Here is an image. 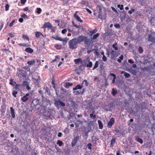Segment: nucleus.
<instances>
[{"label": "nucleus", "mask_w": 155, "mask_h": 155, "mask_svg": "<svg viewBox=\"0 0 155 155\" xmlns=\"http://www.w3.org/2000/svg\"><path fill=\"white\" fill-rule=\"evenodd\" d=\"M37 10L36 11V12L39 14H40L41 13L42 11L41 9L39 8H37Z\"/></svg>", "instance_id": "f704fd0d"}, {"label": "nucleus", "mask_w": 155, "mask_h": 155, "mask_svg": "<svg viewBox=\"0 0 155 155\" xmlns=\"http://www.w3.org/2000/svg\"><path fill=\"white\" fill-rule=\"evenodd\" d=\"M18 92L16 91H13L12 93V95L15 97H16V94H17Z\"/></svg>", "instance_id": "4c0bfd02"}, {"label": "nucleus", "mask_w": 155, "mask_h": 155, "mask_svg": "<svg viewBox=\"0 0 155 155\" xmlns=\"http://www.w3.org/2000/svg\"><path fill=\"white\" fill-rule=\"evenodd\" d=\"M98 123L99 125V129H102L103 128V125L101 121L100 120H98Z\"/></svg>", "instance_id": "dca6fc26"}, {"label": "nucleus", "mask_w": 155, "mask_h": 155, "mask_svg": "<svg viewBox=\"0 0 155 155\" xmlns=\"http://www.w3.org/2000/svg\"><path fill=\"white\" fill-rule=\"evenodd\" d=\"M57 143V144H58L59 146H61L63 144V143L62 141L60 140H58Z\"/></svg>", "instance_id": "c756f323"}, {"label": "nucleus", "mask_w": 155, "mask_h": 155, "mask_svg": "<svg viewBox=\"0 0 155 155\" xmlns=\"http://www.w3.org/2000/svg\"><path fill=\"white\" fill-rule=\"evenodd\" d=\"M78 12V11H76L75 12L74 15V17L78 21L82 23L83 22V21L78 16V15H77V13Z\"/></svg>", "instance_id": "0eeeda50"}, {"label": "nucleus", "mask_w": 155, "mask_h": 155, "mask_svg": "<svg viewBox=\"0 0 155 155\" xmlns=\"http://www.w3.org/2000/svg\"><path fill=\"white\" fill-rule=\"evenodd\" d=\"M26 0H21V2L22 4H24L26 2Z\"/></svg>", "instance_id": "e2e57ef3"}, {"label": "nucleus", "mask_w": 155, "mask_h": 155, "mask_svg": "<svg viewBox=\"0 0 155 155\" xmlns=\"http://www.w3.org/2000/svg\"><path fill=\"white\" fill-rule=\"evenodd\" d=\"M86 10L89 14H91L92 13L91 11L89 9L87 8H86Z\"/></svg>", "instance_id": "bf43d9fd"}, {"label": "nucleus", "mask_w": 155, "mask_h": 155, "mask_svg": "<svg viewBox=\"0 0 155 155\" xmlns=\"http://www.w3.org/2000/svg\"><path fill=\"white\" fill-rule=\"evenodd\" d=\"M9 5L8 4H7L5 6V10L6 11H7L9 10Z\"/></svg>", "instance_id": "37998d69"}, {"label": "nucleus", "mask_w": 155, "mask_h": 155, "mask_svg": "<svg viewBox=\"0 0 155 155\" xmlns=\"http://www.w3.org/2000/svg\"><path fill=\"white\" fill-rule=\"evenodd\" d=\"M36 63V61L35 60H33L31 61H28L27 62L29 66H31V65H34Z\"/></svg>", "instance_id": "4468645a"}, {"label": "nucleus", "mask_w": 155, "mask_h": 155, "mask_svg": "<svg viewBox=\"0 0 155 155\" xmlns=\"http://www.w3.org/2000/svg\"><path fill=\"white\" fill-rule=\"evenodd\" d=\"M55 47L57 49H59L61 48V46L60 45H56L55 46Z\"/></svg>", "instance_id": "3c124183"}, {"label": "nucleus", "mask_w": 155, "mask_h": 155, "mask_svg": "<svg viewBox=\"0 0 155 155\" xmlns=\"http://www.w3.org/2000/svg\"><path fill=\"white\" fill-rule=\"evenodd\" d=\"M128 62L129 63L131 64H133L134 63V61H133L131 60V59H129L128 60Z\"/></svg>", "instance_id": "052dcab7"}, {"label": "nucleus", "mask_w": 155, "mask_h": 155, "mask_svg": "<svg viewBox=\"0 0 155 155\" xmlns=\"http://www.w3.org/2000/svg\"><path fill=\"white\" fill-rule=\"evenodd\" d=\"M99 36V34L97 33L95 34L92 38V39L94 40L96 39Z\"/></svg>", "instance_id": "bb28decb"}, {"label": "nucleus", "mask_w": 155, "mask_h": 155, "mask_svg": "<svg viewBox=\"0 0 155 155\" xmlns=\"http://www.w3.org/2000/svg\"><path fill=\"white\" fill-rule=\"evenodd\" d=\"M93 114H90V117L93 119H94L96 117V115L94 114L95 111H93Z\"/></svg>", "instance_id": "a211bd4d"}, {"label": "nucleus", "mask_w": 155, "mask_h": 155, "mask_svg": "<svg viewBox=\"0 0 155 155\" xmlns=\"http://www.w3.org/2000/svg\"><path fill=\"white\" fill-rule=\"evenodd\" d=\"M43 27L45 28H51L52 27V26L50 23L45 22L44 25Z\"/></svg>", "instance_id": "1a4fd4ad"}, {"label": "nucleus", "mask_w": 155, "mask_h": 155, "mask_svg": "<svg viewBox=\"0 0 155 155\" xmlns=\"http://www.w3.org/2000/svg\"><path fill=\"white\" fill-rule=\"evenodd\" d=\"M102 59L104 61H106L107 60V58L105 55L103 56Z\"/></svg>", "instance_id": "8fccbe9b"}, {"label": "nucleus", "mask_w": 155, "mask_h": 155, "mask_svg": "<svg viewBox=\"0 0 155 155\" xmlns=\"http://www.w3.org/2000/svg\"><path fill=\"white\" fill-rule=\"evenodd\" d=\"M116 155H122L120 154V151H118L117 152Z\"/></svg>", "instance_id": "774afa93"}, {"label": "nucleus", "mask_w": 155, "mask_h": 155, "mask_svg": "<svg viewBox=\"0 0 155 155\" xmlns=\"http://www.w3.org/2000/svg\"><path fill=\"white\" fill-rule=\"evenodd\" d=\"M77 44H78L74 38L69 41V48L72 50L76 49L77 47Z\"/></svg>", "instance_id": "f257e3e1"}, {"label": "nucleus", "mask_w": 155, "mask_h": 155, "mask_svg": "<svg viewBox=\"0 0 155 155\" xmlns=\"http://www.w3.org/2000/svg\"><path fill=\"white\" fill-rule=\"evenodd\" d=\"M19 21L20 22L22 23L23 22L24 20L22 18H20L18 19Z\"/></svg>", "instance_id": "864d4df0"}, {"label": "nucleus", "mask_w": 155, "mask_h": 155, "mask_svg": "<svg viewBox=\"0 0 155 155\" xmlns=\"http://www.w3.org/2000/svg\"><path fill=\"white\" fill-rule=\"evenodd\" d=\"M117 93V91L115 90L114 88L112 89V93L114 96H115Z\"/></svg>", "instance_id": "a878e982"}, {"label": "nucleus", "mask_w": 155, "mask_h": 155, "mask_svg": "<svg viewBox=\"0 0 155 155\" xmlns=\"http://www.w3.org/2000/svg\"><path fill=\"white\" fill-rule=\"evenodd\" d=\"M25 51L28 53L31 54L33 53L34 51L32 49L29 47L26 48L25 49Z\"/></svg>", "instance_id": "9b49d317"}, {"label": "nucleus", "mask_w": 155, "mask_h": 155, "mask_svg": "<svg viewBox=\"0 0 155 155\" xmlns=\"http://www.w3.org/2000/svg\"><path fill=\"white\" fill-rule=\"evenodd\" d=\"M111 59H113L114 57H116L117 56V55L116 53V52L114 50H112L111 52Z\"/></svg>", "instance_id": "ddd939ff"}, {"label": "nucleus", "mask_w": 155, "mask_h": 155, "mask_svg": "<svg viewBox=\"0 0 155 155\" xmlns=\"http://www.w3.org/2000/svg\"><path fill=\"white\" fill-rule=\"evenodd\" d=\"M20 46H22L23 47H28L30 46V45L28 44H25V43H20L19 44Z\"/></svg>", "instance_id": "393cba45"}, {"label": "nucleus", "mask_w": 155, "mask_h": 155, "mask_svg": "<svg viewBox=\"0 0 155 155\" xmlns=\"http://www.w3.org/2000/svg\"><path fill=\"white\" fill-rule=\"evenodd\" d=\"M74 93L75 94L77 95V94H80V92L78 91H75L74 92Z\"/></svg>", "instance_id": "13d9d810"}, {"label": "nucleus", "mask_w": 155, "mask_h": 155, "mask_svg": "<svg viewBox=\"0 0 155 155\" xmlns=\"http://www.w3.org/2000/svg\"><path fill=\"white\" fill-rule=\"evenodd\" d=\"M79 136H77L76 137H74V138L73 139L71 143L73 147H74L76 145L78 140L79 139Z\"/></svg>", "instance_id": "39448f33"}, {"label": "nucleus", "mask_w": 155, "mask_h": 155, "mask_svg": "<svg viewBox=\"0 0 155 155\" xmlns=\"http://www.w3.org/2000/svg\"><path fill=\"white\" fill-rule=\"evenodd\" d=\"M114 26L116 28H120V25L118 24H115Z\"/></svg>", "instance_id": "09e8293b"}, {"label": "nucleus", "mask_w": 155, "mask_h": 155, "mask_svg": "<svg viewBox=\"0 0 155 155\" xmlns=\"http://www.w3.org/2000/svg\"><path fill=\"white\" fill-rule=\"evenodd\" d=\"M81 59L79 58L74 60L75 63L76 64H79L80 62L81 61Z\"/></svg>", "instance_id": "6ab92c4d"}, {"label": "nucleus", "mask_w": 155, "mask_h": 155, "mask_svg": "<svg viewBox=\"0 0 155 155\" xmlns=\"http://www.w3.org/2000/svg\"><path fill=\"white\" fill-rule=\"evenodd\" d=\"M20 86H21L20 85L16 84V85L15 87V89L17 90H19L20 89Z\"/></svg>", "instance_id": "58836bf2"}, {"label": "nucleus", "mask_w": 155, "mask_h": 155, "mask_svg": "<svg viewBox=\"0 0 155 155\" xmlns=\"http://www.w3.org/2000/svg\"><path fill=\"white\" fill-rule=\"evenodd\" d=\"M82 85H83L84 86H87L88 85V83L86 80H84L83 82Z\"/></svg>", "instance_id": "4be33fe9"}, {"label": "nucleus", "mask_w": 155, "mask_h": 155, "mask_svg": "<svg viewBox=\"0 0 155 155\" xmlns=\"http://www.w3.org/2000/svg\"><path fill=\"white\" fill-rule=\"evenodd\" d=\"M23 10L25 11H28L29 12V10H28V7H26L24 8Z\"/></svg>", "instance_id": "4d7b16f0"}, {"label": "nucleus", "mask_w": 155, "mask_h": 155, "mask_svg": "<svg viewBox=\"0 0 155 155\" xmlns=\"http://www.w3.org/2000/svg\"><path fill=\"white\" fill-rule=\"evenodd\" d=\"M92 66V63L91 61H89L88 64L86 65L87 67L91 68Z\"/></svg>", "instance_id": "7c9ffc66"}, {"label": "nucleus", "mask_w": 155, "mask_h": 155, "mask_svg": "<svg viewBox=\"0 0 155 155\" xmlns=\"http://www.w3.org/2000/svg\"><path fill=\"white\" fill-rule=\"evenodd\" d=\"M112 46H113V48H114L115 50H118V48L116 46H115V45L113 44L112 45Z\"/></svg>", "instance_id": "6e6d98bb"}, {"label": "nucleus", "mask_w": 155, "mask_h": 155, "mask_svg": "<svg viewBox=\"0 0 155 155\" xmlns=\"http://www.w3.org/2000/svg\"><path fill=\"white\" fill-rule=\"evenodd\" d=\"M15 33H14L11 32L9 34V35L11 38L14 37Z\"/></svg>", "instance_id": "79ce46f5"}, {"label": "nucleus", "mask_w": 155, "mask_h": 155, "mask_svg": "<svg viewBox=\"0 0 155 155\" xmlns=\"http://www.w3.org/2000/svg\"><path fill=\"white\" fill-rule=\"evenodd\" d=\"M62 135V133L61 132H59L58 134V137H60Z\"/></svg>", "instance_id": "680f3d73"}, {"label": "nucleus", "mask_w": 155, "mask_h": 155, "mask_svg": "<svg viewBox=\"0 0 155 155\" xmlns=\"http://www.w3.org/2000/svg\"><path fill=\"white\" fill-rule=\"evenodd\" d=\"M97 32V30H94L93 31H90V33H91V35H90V36H91L93 35V34L96 33Z\"/></svg>", "instance_id": "72a5a7b5"}, {"label": "nucleus", "mask_w": 155, "mask_h": 155, "mask_svg": "<svg viewBox=\"0 0 155 155\" xmlns=\"http://www.w3.org/2000/svg\"><path fill=\"white\" fill-rule=\"evenodd\" d=\"M72 24H73V25L76 28H80V26H79L78 25H77L75 24L74 22H73Z\"/></svg>", "instance_id": "de8ad7c7"}, {"label": "nucleus", "mask_w": 155, "mask_h": 155, "mask_svg": "<svg viewBox=\"0 0 155 155\" xmlns=\"http://www.w3.org/2000/svg\"><path fill=\"white\" fill-rule=\"evenodd\" d=\"M124 75L126 78H128L130 76V74L129 73L126 72L124 73Z\"/></svg>", "instance_id": "e433bc0d"}, {"label": "nucleus", "mask_w": 155, "mask_h": 155, "mask_svg": "<svg viewBox=\"0 0 155 155\" xmlns=\"http://www.w3.org/2000/svg\"><path fill=\"white\" fill-rule=\"evenodd\" d=\"M90 60V57H88L87 58V59H86V60L85 61L84 60V61L85 62H89Z\"/></svg>", "instance_id": "5fc2aeb1"}, {"label": "nucleus", "mask_w": 155, "mask_h": 155, "mask_svg": "<svg viewBox=\"0 0 155 155\" xmlns=\"http://www.w3.org/2000/svg\"><path fill=\"white\" fill-rule=\"evenodd\" d=\"M111 8H112V10L113 11H114L115 12H117V10L114 7H112Z\"/></svg>", "instance_id": "0e129e2a"}, {"label": "nucleus", "mask_w": 155, "mask_h": 155, "mask_svg": "<svg viewBox=\"0 0 155 155\" xmlns=\"http://www.w3.org/2000/svg\"><path fill=\"white\" fill-rule=\"evenodd\" d=\"M85 37V36H84L80 35L76 38H74V39L77 43L79 44L84 41Z\"/></svg>", "instance_id": "20e7f679"}, {"label": "nucleus", "mask_w": 155, "mask_h": 155, "mask_svg": "<svg viewBox=\"0 0 155 155\" xmlns=\"http://www.w3.org/2000/svg\"><path fill=\"white\" fill-rule=\"evenodd\" d=\"M98 66V62L97 61H96L95 63L94 66V67L93 70H94V69L97 68Z\"/></svg>", "instance_id": "473e14b6"}, {"label": "nucleus", "mask_w": 155, "mask_h": 155, "mask_svg": "<svg viewBox=\"0 0 155 155\" xmlns=\"http://www.w3.org/2000/svg\"><path fill=\"white\" fill-rule=\"evenodd\" d=\"M68 40V39L65 38L64 39H63V40L61 41H62L63 42V45H65L67 43V41Z\"/></svg>", "instance_id": "c85d7f7f"}, {"label": "nucleus", "mask_w": 155, "mask_h": 155, "mask_svg": "<svg viewBox=\"0 0 155 155\" xmlns=\"http://www.w3.org/2000/svg\"><path fill=\"white\" fill-rule=\"evenodd\" d=\"M119 58H120V59L121 60H123V55H121Z\"/></svg>", "instance_id": "338daca9"}, {"label": "nucleus", "mask_w": 155, "mask_h": 155, "mask_svg": "<svg viewBox=\"0 0 155 155\" xmlns=\"http://www.w3.org/2000/svg\"><path fill=\"white\" fill-rule=\"evenodd\" d=\"M114 133L115 134H117L118 135H119L120 134L119 133L120 132V130L118 129H116L115 130H114Z\"/></svg>", "instance_id": "2f4dec72"}, {"label": "nucleus", "mask_w": 155, "mask_h": 155, "mask_svg": "<svg viewBox=\"0 0 155 155\" xmlns=\"http://www.w3.org/2000/svg\"><path fill=\"white\" fill-rule=\"evenodd\" d=\"M67 31L66 29H64L62 30L61 31V33L63 34H64L67 32Z\"/></svg>", "instance_id": "603ef678"}, {"label": "nucleus", "mask_w": 155, "mask_h": 155, "mask_svg": "<svg viewBox=\"0 0 155 155\" xmlns=\"http://www.w3.org/2000/svg\"><path fill=\"white\" fill-rule=\"evenodd\" d=\"M148 41L151 42H154L155 41V38L152 35H149L148 36Z\"/></svg>", "instance_id": "9d476101"}, {"label": "nucleus", "mask_w": 155, "mask_h": 155, "mask_svg": "<svg viewBox=\"0 0 155 155\" xmlns=\"http://www.w3.org/2000/svg\"><path fill=\"white\" fill-rule=\"evenodd\" d=\"M116 140L114 138H112L110 142V147H112L113 146L114 144L115 143Z\"/></svg>", "instance_id": "f3484780"}, {"label": "nucleus", "mask_w": 155, "mask_h": 155, "mask_svg": "<svg viewBox=\"0 0 155 155\" xmlns=\"http://www.w3.org/2000/svg\"><path fill=\"white\" fill-rule=\"evenodd\" d=\"M84 41V44L85 45H87L88 46H89L91 44V43L90 39L86 36H85Z\"/></svg>", "instance_id": "6e6552de"}, {"label": "nucleus", "mask_w": 155, "mask_h": 155, "mask_svg": "<svg viewBox=\"0 0 155 155\" xmlns=\"http://www.w3.org/2000/svg\"><path fill=\"white\" fill-rule=\"evenodd\" d=\"M17 75L19 78L20 80H21L22 78H25L26 72L23 70L19 69L17 73Z\"/></svg>", "instance_id": "f03ea898"}, {"label": "nucleus", "mask_w": 155, "mask_h": 155, "mask_svg": "<svg viewBox=\"0 0 155 155\" xmlns=\"http://www.w3.org/2000/svg\"><path fill=\"white\" fill-rule=\"evenodd\" d=\"M82 88V87L79 84H78L76 87L73 88L74 90H76L78 89H81Z\"/></svg>", "instance_id": "aec40b11"}, {"label": "nucleus", "mask_w": 155, "mask_h": 155, "mask_svg": "<svg viewBox=\"0 0 155 155\" xmlns=\"http://www.w3.org/2000/svg\"><path fill=\"white\" fill-rule=\"evenodd\" d=\"M41 35H42L43 36L42 34L39 32L37 31L35 33V37L37 38H39Z\"/></svg>", "instance_id": "2eb2a0df"}, {"label": "nucleus", "mask_w": 155, "mask_h": 155, "mask_svg": "<svg viewBox=\"0 0 155 155\" xmlns=\"http://www.w3.org/2000/svg\"><path fill=\"white\" fill-rule=\"evenodd\" d=\"M135 11V10L134 9L131 8V10H130L128 11V13L130 14H131L133 12H134Z\"/></svg>", "instance_id": "ea45409f"}, {"label": "nucleus", "mask_w": 155, "mask_h": 155, "mask_svg": "<svg viewBox=\"0 0 155 155\" xmlns=\"http://www.w3.org/2000/svg\"><path fill=\"white\" fill-rule=\"evenodd\" d=\"M10 109L11 110V114L12 116V117L13 118H14L15 117V110L12 107H10Z\"/></svg>", "instance_id": "f8f14e48"}, {"label": "nucleus", "mask_w": 155, "mask_h": 155, "mask_svg": "<svg viewBox=\"0 0 155 155\" xmlns=\"http://www.w3.org/2000/svg\"><path fill=\"white\" fill-rule=\"evenodd\" d=\"M23 68L25 70H26L28 71H29L30 69L27 66H26Z\"/></svg>", "instance_id": "a18cd8bd"}, {"label": "nucleus", "mask_w": 155, "mask_h": 155, "mask_svg": "<svg viewBox=\"0 0 155 155\" xmlns=\"http://www.w3.org/2000/svg\"><path fill=\"white\" fill-rule=\"evenodd\" d=\"M54 104L58 108L60 106L62 107H64L65 105L64 103L61 101L58 98H56L55 100Z\"/></svg>", "instance_id": "7ed1b4c3"}, {"label": "nucleus", "mask_w": 155, "mask_h": 155, "mask_svg": "<svg viewBox=\"0 0 155 155\" xmlns=\"http://www.w3.org/2000/svg\"><path fill=\"white\" fill-rule=\"evenodd\" d=\"M15 20H13L9 24V25L10 27H12L13 26V23H15Z\"/></svg>", "instance_id": "49530a36"}, {"label": "nucleus", "mask_w": 155, "mask_h": 155, "mask_svg": "<svg viewBox=\"0 0 155 155\" xmlns=\"http://www.w3.org/2000/svg\"><path fill=\"white\" fill-rule=\"evenodd\" d=\"M91 146H92V144L91 143H89L87 145V147H88V148L90 150H91Z\"/></svg>", "instance_id": "a19ab883"}, {"label": "nucleus", "mask_w": 155, "mask_h": 155, "mask_svg": "<svg viewBox=\"0 0 155 155\" xmlns=\"http://www.w3.org/2000/svg\"><path fill=\"white\" fill-rule=\"evenodd\" d=\"M23 38H25L27 40L29 41V38L28 37L27 35H23Z\"/></svg>", "instance_id": "c03bdc74"}, {"label": "nucleus", "mask_w": 155, "mask_h": 155, "mask_svg": "<svg viewBox=\"0 0 155 155\" xmlns=\"http://www.w3.org/2000/svg\"><path fill=\"white\" fill-rule=\"evenodd\" d=\"M114 119L113 117L111 118L107 124V127L110 128L114 124Z\"/></svg>", "instance_id": "423d86ee"}, {"label": "nucleus", "mask_w": 155, "mask_h": 155, "mask_svg": "<svg viewBox=\"0 0 155 155\" xmlns=\"http://www.w3.org/2000/svg\"><path fill=\"white\" fill-rule=\"evenodd\" d=\"M55 40H59V41H63V39L61 38L60 37L58 36H56V37H54V38H53Z\"/></svg>", "instance_id": "cd10ccee"}, {"label": "nucleus", "mask_w": 155, "mask_h": 155, "mask_svg": "<svg viewBox=\"0 0 155 155\" xmlns=\"http://www.w3.org/2000/svg\"><path fill=\"white\" fill-rule=\"evenodd\" d=\"M27 82L26 81H24L23 83V85L25 86L27 85Z\"/></svg>", "instance_id": "69168bd1"}, {"label": "nucleus", "mask_w": 155, "mask_h": 155, "mask_svg": "<svg viewBox=\"0 0 155 155\" xmlns=\"http://www.w3.org/2000/svg\"><path fill=\"white\" fill-rule=\"evenodd\" d=\"M28 97L25 96H24L23 97L21 98V100L24 102H26L28 100Z\"/></svg>", "instance_id": "5701e85b"}, {"label": "nucleus", "mask_w": 155, "mask_h": 155, "mask_svg": "<svg viewBox=\"0 0 155 155\" xmlns=\"http://www.w3.org/2000/svg\"><path fill=\"white\" fill-rule=\"evenodd\" d=\"M138 51L140 52V53H142L143 52V49L141 47H140L138 48Z\"/></svg>", "instance_id": "c9c22d12"}, {"label": "nucleus", "mask_w": 155, "mask_h": 155, "mask_svg": "<svg viewBox=\"0 0 155 155\" xmlns=\"http://www.w3.org/2000/svg\"><path fill=\"white\" fill-rule=\"evenodd\" d=\"M136 140L141 144L143 143V140L142 139L138 137H136Z\"/></svg>", "instance_id": "412c9836"}, {"label": "nucleus", "mask_w": 155, "mask_h": 155, "mask_svg": "<svg viewBox=\"0 0 155 155\" xmlns=\"http://www.w3.org/2000/svg\"><path fill=\"white\" fill-rule=\"evenodd\" d=\"M72 85V83L70 84L68 82L66 83L65 85V87L66 88H68L70 86H71Z\"/></svg>", "instance_id": "b1692460"}]
</instances>
